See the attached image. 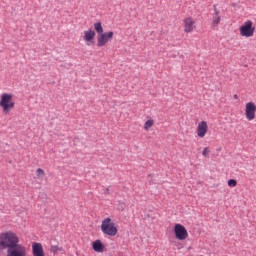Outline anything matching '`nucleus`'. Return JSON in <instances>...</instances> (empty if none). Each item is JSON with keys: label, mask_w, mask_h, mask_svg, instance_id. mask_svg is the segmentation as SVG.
<instances>
[{"label": "nucleus", "mask_w": 256, "mask_h": 256, "mask_svg": "<svg viewBox=\"0 0 256 256\" xmlns=\"http://www.w3.org/2000/svg\"><path fill=\"white\" fill-rule=\"evenodd\" d=\"M234 99H237V95H234Z\"/></svg>", "instance_id": "nucleus-19"}, {"label": "nucleus", "mask_w": 256, "mask_h": 256, "mask_svg": "<svg viewBox=\"0 0 256 256\" xmlns=\"http://www.w3.org/2000/svg\"><path fill=\"white\" fill-rule=\"evenodd\" d=\"M244 115L247 121H254L256 117V104L253 101H249L245 104Z\"/></svg>", "instance_id": "nucleus-8"}, {"label": "nucleus", "mask_w": 256, "mask_h": 256, "mask_svg": "<svg viewBox=\"0 0 256 256\" xmlns=\"http://www.w3.org/2000/svg\"><path fill=\"white\" fill-rule=\"evenodd\" d=\"M155 125V120L153 118H149L144 122L143 129L144 131H151V128Z\"/></svg>", "instance_id": "nucleus-13"}, {"label": "nucleus", "mask_w": 256, "mask_h": 256, "mask_svg": "<svg viewBox=\"0 0 256 256\" xmlns=\"http://www.w3.org/2000/svg\"><path fill=\"white\" fill-rule=\"evenodd\" d=\"M228 187H237V180L235 179H230L228 180Z\"/></svg>", "instance_id": "nucleus-17"}, {"label": "nucleus", "mask_w": 256, "mask_h": 256, "mask_svg": "<svg viewBox=\"0 0 256 256\" xmlns=\"http://www.w3.org/2000/svg\"><path fill=\"white\" fill-rule=\"evenodd\" d=\"M211 153V148L205 147L202 151V156L203 157H209V154Z\"/></svg>", "instance_id": "nucleus-16"}, {"label": "nucleus", "mask_w": 256, "mask_h": 256, "mask_svg": "<svg viewBox=\"0 0 256 256\" xmlns=\"http://www.w3.org/2000/svg\"><path fill=\"white\" fill-rule=\"evenodd\" d=\"M0 247L8 249L7 256H27V248L19 244V236L7 231L0 235Z\"/></svg>", "instance_id": "nucleus-1"}, {"label": "nucleus", "mask_w": 256, "mask_h": 256, "mask_svg": "<svg viewBox=\"0 0 256 256\" xmlns=\"http://www.w3.org/2000/svg\"><path fill=\"white\" fill-rule=\"evenodd\" d=\"M100 229L103 235L108 237H116L117 233H119V226L111 217H106L102 220Z\"/></svg>", "instance_id": "nucleus-4"}, {"label": "nucleus", "mask_w": 256, "mask_h": 256, "mask_svg": "<svg viewBox=\"0 0 256 256\" xmlns=\"http://www.w3.org/2000/svg\"><path fill=\"white\" fill-rule=\"evenodd\" d=\"M36 177L37 179H45V170L38 168L36 170Z\"/></svg>", "instance_id": "nucleus-15"}, {"label": "nucleus", "mask_w": 256, "mask_h": 256, "mask_svg": "<svg viewBox=\"0 0 256 256\" xmlns=\"http://www.w3.org/2000/svg\"><path fill=\"white\" fill-rule=\"evenodd\" d=\"M255 23L251 20H246L239 27L240 37H244L245 39H249L255 36Z\"/></svg>", "instance_id": "nucleus-5"}, {"label": "nucleus", "mask_w": 256, "mask_h": 256, "mask_svg": "<svg viewBox=\"0 0 256 256\" xmlns=\"http://www.w3.org/2000/svg\"><path fill=\"white\" fill-rule=\"evenodd\" d=\"M92 249L96 253H103V251H105V245H103L101 240H96L92 243Z\"/></svg>", "instance_id": "nucleus-12"}, {"label": "nucleus", "mask_w": 256, "mask_h": 256, "mask_svg": "<svg viewBox=\"0 0 256 256\" xmlns=\"http://www.w3.org/2000/svg\"><path fill=\"white\" fill-rule=\"evenodd\" d=\"M221 23V16H219V11H215V16L212 19V24L214 27H217Z\"/></svg>", "instance_id": "nucleus-14"}, {"label": "nucleus", "mask_w": 256, "mask_h": 256, "mask_svg": "<svg viewBox=\"0 0 256 256\" xmlns=\"http://www.w3.org/2000/svg\"><path fill=\"white\" fill-rule=\"evenodd\" d=\"M95 37H97V31L93 28L84 30L81 35V39L87 47L95 45Z\"/></svg>", "instance_id": "nucleus-6"}, {"label": "nucleus", "mask_w": 256, "mask_h": 256, "mask_svg": "<svg viewBox=\"0 0 256 256\" xmlns=\"http://www.w3.org/2000/svg\"><path fill=\"white\" fill-rule=\"evenodd\" d=\"M0 109L3 115H9L15 109V95L9 92L0 94Z\"/></svg>", "instance_id": "nucleus-3"}, {"label": "nucleus", "mask_w": 256, "mask_h": 256, "mask_svg": "<svg viewBox=\"0 0 256 256\" xmlns=\"http://www.w3.org/2000/svg\"><path fill=\"white\" fill-rule=\"evenodd\" d=\"M32 255L45 256V252L43 251V245L41 243L34 242L32 244Z\"/></svg>", "instance_id": "nucleus-11"}, {"label": "nucleus", "mask_w": 256, "mask_h": 256, "mask_svg": "<svg viewBox=\"0 0 256 256\" xmlns=\"http://www.w3.org/2000/svg\"><path fill=\"white\" fill-rule=\"evenodd\" d=\"M209 133V123L207 121L202 120L198 122L196 126V135L199 139H205L207 134Z\"/></svg>", "instance_id": "nucleus-9"}, {"label": "nucleus", "mask_w": 256, "mask_h": 256, "mask_svg": "<svg viewBox=\"0 0 256 256\" xmlns=\"http://www.w3.org/2000/svg\"><path fill=\"white\" fill-rule=\"evenodd\" d=\"M93 27L97 33V47H105L107 43L113 41V31L103 32V23L95 22Z\"/></svg>", "instance_id": "nucleus-2"}, {"label": "nucleus", "mask_w": 256, "mask_h": 256, "mask_svg": "<svg viewBox=\"0 0 256 256\" xmlns=\"http://www.w3.org/2000/svg\"><path fill=\"white\" fill-rule=\"evenodd\" d=\"M51 251L52 253H57L58 251H63V249L59 246H51Z\"/></svg>", "instance_id": "nucleus-18"}, {"label": "nucleus", "mask_w": 256, "mask_h": 256, "mask_svg": "<svg viewBox=\"0 0 256 256\" xmlns=\"http://www.w3.org/2000/svg\"><path fill=\"white\" fill-rule=\"evenodd\" d=\"M184 24V33H193L194 29H197V26L195 25V19L192 17H186L183 20Z\"/></svg>", "instance_id": "nucleus-10"}, {"label": "nucleus", "mask_w": 256, "mask_h": 256, "mask_svg": "<svg viewBox=\"0 0 256 256\" xmlns=\"http://www.w3.org/2000/svg\"><path fill=\"white\" fill-rule=\"evenodd\" d=\"M173 233L178 241H186V239L189 238V232L187 231V228H185V226H183L181 223L174 224Z\"/></svg>", "instance_id": "nucleus-7"}]
</instances>
